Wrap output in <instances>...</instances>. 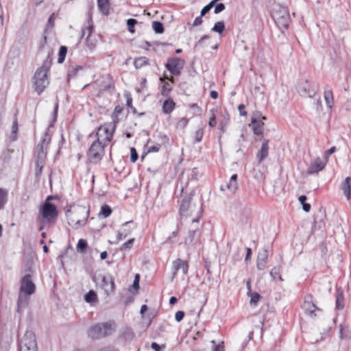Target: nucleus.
<instances>
[{
  "label": "nucleus",
  "instance_id": "obj_6",
  "mask_svg": "<svg viewBox=\"0 0 351 351\" xmlns=\"http://www.w3.org/2000/svg\"><path fill=\"white\" fill-rule=\"evenodd\" d=\"M105 146L104 143L98 139L92 143L88 152L91 162L97 163L101 160Z\"/></svg>",
  "mask_w": 351,
  "mask_h": 351
},
{
  "label": "nucleus",
  "instance_id": "obj_14",
  "mask_svg": "<svg viewBox=\"0 0 351 351\" xmlns=\"http://www.w3.org/2000/svg\"><path fill=\"white\" fill-rule=\"evenodd\" d=\"M269 251L267 248L263 249L258 252L256 261V267L258 270H263L266 268L268 263Z\"/></svg>",
  "mask_w": 351,
  "mask_h": 351
},
{
  "label": "nucleus",
  "instance_id": "obj_10",
  "mask_svg": "<svg viewBox=\"0 0 351 351\" xmlns=\"http://www.w3.org/2000/svg\"><path fill=\"white\" fill-rule=\"evenodd\" d=\"M184 64V60H182L180 58H172L168 60L166 67L171 74L178 75L180 74V71L182 69Z\"/></svg>",
  "mask_w": 351,
  "mask_h": 351
},
{
  "label": "nucleus",
  "instance_id": "obj_63",
  "mask_svg": "<svg viewBox=\"0 0 351 351\" xmlns=\"http://www.w3.org/2000/svg\"><path fill=\"white\" fill-rule=\"evenodd\" d=\"M202 17V16H201V15L199 16L196 17L193 22V26H198L201 25L203 22Z\"/></svg>",
  "mask_w": 351,
  "mask_h": 351
},
{
  "label": "nucleus",
  "instance_id": "obj_56",
  "mask_svg": "<svg viewBox=\"0 0 351 351\" xmlns=\"http://www.w3.org/2000/svg\"><path fill=\"white\" fill-rule=\"evenodd\" d=\"M134 239H130L122 245V249H130L133 245Z\"/></svg>",
  "mask_w": 351,
  "mask_h": 351
},
{
  "label": "nucleus",
  "instance_id": "obj_17",
  "mask_svg": "<svg viewBox=\"0 0 351 351\" xmlns=\"http://www.w3.org/2000/svg\"><path fill=\"white\" fill-rule=\"evenodd\" d=\"M102 287L107 295L114 292L115 285L114 278L111 276H102Z\"/></svg>",
  "mask_w": 351,
  "mask_h": 351
},
{
  "label": "nucleus",
  "instance_id": "obj_11",
  "mask_svg": "<svg viewBox=\"0 0 351 351\" xmlns=\"http://www.w3.org/2000/svg\"><path fill=\"white\" fill-rule=\"evenodd\" d=\"M115 130V125H114L111 129L106 126H101L97 133V139L102 141L104 145H106L112 138L113 131Z\"/></svg>",
  "mask_w": 351,
  "mask_h": 351
},
{
  "label": "nucleus",
  "instance_id": "obj_29",
  "mask_svg": "<svg viewBox=\"0 0 351 351\" xmlns=\"http://www.w3.org/2000/svg\"><path fill=\"white\" fill-rule=\"evenodd\" d=\"M281 271H282V267L281 266H276L272 268V269L270 271V276L272 278V280H279L280 281H283V279L281 276Z\"/></svg>",
  "mask_w": 351,
  "mask_h": 351
},
{
  "label": "nucleus",
  "instance_id": "obj_7",
  "mask_svg": "<svg viewBox=\"0 0 351 351\" xmlns=\"http://www.w3.org/2000/svg\"><path fill=\"white\" fill-rule=\"evenodd\" d=\"M20 351H37L36 336L32 331H27L21 339Z\"/></svg>",
  "mask_w": 351,
  "mask_h": 351
},
{
  "label": "nucleus",
  "instance_id": "obj_4",
  "mask_svg": "<svg viewBox=\"0 0 351 351\" xmlns=\"http://www.w3.org/2000/svg\"><path fill=\"white\" fill-rule=\"evenodd\" d=\"M40 213L43 223L53 222L58 214L57 207L48 201H46L41 206Z\"/></svg>",
  "mask_w": 351,
  "mask_h": 351
},
{
  "label": "nucleus",
  "instance_id": "obj_58",
  "mask_svg": "<svg viewBox=\"0 0 351 351\" xmlns=\"http://www.w3.org/2000/svg\"><path fill=\"white\" fill-rule=\"evenodd\" d=\"M45 165L36 164V176L38 177L42 173Z\"/></svg>",
  "mask_w": 351,
  "mask_h": 351
},
{
  "label": "nucleus",
  "instance_id": "obj_47",
  "mask_svg": "<svg viewBox=\"0 0 351 351\" xmlns=\"http://www.w3.org/2000/svg\"><path fill=\"white\" fill-rule=\"evenodd\" d=\"M136 23H137V21L134 19H129L127 21L128 29L130 33H132V34L134 33V32H135L134 26Z\"/></svg>",
  "mask_w": 351,
  "mask_h": 351
},
{
  "label": "nucleus",
  "instance_id": "obj_61",
  "mask_svg": "<svg viewBox=\"0 0 351 351\" xmlns=\"http://www.w3.org/2000/svg\"><path fill=\"white\" fill-rule=\"evenodd\" d=\"M213 351H224L223 342H221L218 345L215 346Z\"/></svg>",
  "mask_w": 351,
  "mask_h": 351
},
{
  "label": "nucleus",
  "instance_id": "obj_25",
  "mask_svg": "<svg viewBox=\"0 0 351 351\" xmlns=\"http://www.w3.org/2000/svg\"><path fill=\"white\" fill-rule=\"evenodd\" d=\"M324 99L327 107L331 109L334 105V99L332 91L330 89H328L326 87L325 88L324 94Z\"/></svg>",
  "mask_w": 351,
  "mask_h": 351
},
{
  "label": "nucleus",
  "instance_id": "obj_45",
  "mask_svg": "<svg viewBox=\"0 0 351 351\" xmlns=\"http://www.w3.org/2000/svg\"><path fill=\"white\" fill-rule=\"evenodd\" d=\"M86 247H87L86 241L83 239H80L77 244V250L81 253H83L85 252Z\"/></svg>",
  "mask_w": 351,
  "mask_h": 351
},
{
  "label": "nucleus",
  "instance_id": "obj_19",
  "mask_svg": "<svg viewBox=\"0 0 351 351\" xmlns=\"http://www.w3.org/2000/svg\"><path fill=\"white\" fill-rule=\"evenodd\" d=\"M302 308L305 311L306 314L311 317H315V310H320L319 308L316 306V305L313 302H312V301L308 300L307 298L305 299L302 304Z\"/></svg>",
  "mask_w": 351,
  "mask_h": 351
},
{
  "label": "nucleus",
  "instance_id": "obj_5",
  "mask_svg": "<svg viewBox=\"0 0 351 351\" xmlns=\"http://www.w3.org/2000/svg\"><path fill=\"white\" fill-rule=\"evenodd\" d=\"M89 215V210L84 206L77 207L72 213L69 220V223H73L75 228H78L85 225L87 218Z\"/></svg>",
  "mask_w": 351,
  "mask_h": 351
},
{
  "label": "nucleus",
  "instance_id": "obj_21",
  "mask_svg": "<svg viewBox=\"0 0 351 351\" xmlns=\"http://www.w3.org/2000/svg\"><path fill=\"white\" fill-rule=\"evenodd\" d=\"M51 142V136L49 133L47 132L44 134L40 143L38 144L36 147V150H43L45 152H47L48 145Z\"/></svg>",
  "mask_w": 351,
  "mask_h": 351
},
{
  "label": "nucleus",
  "instance_id": "obj_9",
  "mask_svg": "<svg viewBox=\"0 0 351 351\" xmlns=\"http://www.w3.org/2000/svg\"><path fill=\"white\" fill-rule=\"evenodd\" d=\"M19 291L32 295L35 293L36 285L33 282L30 274H25L21 280Z\"/></svg>",
  "mask_w": 351,
  "mask_h": 351
},
{
  "label": "nucleus",
  "instance_id": "obj_32",
  "mask_svg": "<svg viewBox=\"0 0 351 351\" xmlns=\"http://www.w3.org/2000/svg\"><path fill=\"white\" fill-rule=\"evenodd\" d=\"M250 125L252 127L254 134L257 136L263 134L264 125V123L263 121H258L256 123H250Z\"/></svg>",
  "mask_w": 351,
  "mask_h": 351
},
{
  "label": "nucleus",
  "instance_id": "obj_42",
  "mask_svg": "<svg viewBox=\"0 0 351 351\" xmlns=\"http://www.w3.org/2000/svg\"><path fill=\"white\" fill-rule=\"evenodd\" d=\"M17 132H18V121H17V119H16L13 121V123L12 125V132H11L10 138L12 141L16 140Z\"/></svg>",
  "mask_w": 351,
  "mask_h": 351
},
{
  "label": "nucleus",
  "instance_id": "obj_54",
  "mask_svg": "<svg viewBox=\"0 0 351 351\" xmlns=\"http://www.w3.org/2000/svg\"><path fill=\"white\" fill-rule=\"evenodd\" d=\"M184 315L185 314L184 311H178V312H176L175 315L176 320L178 322H181L183 319Z\"/></svg>",
  "mask_w": 351,
  "mask_h": 351
},
{
  "label": "nucleus",
  "instance_id": "obj_31",
  "mask_svg": "<svg viewBox=\"0 0 351 351\" xmlns=\"http://www.w3.org/2000/svg\"><path fill=\"white\" fill-rule=\"evenodd\" d=\"M198 228V226H195L193 229L189 230V236L186 239V242L189 241L190 243H192L197 240V237L199 236Z\"/></svg>",
  "mask_w": 351,
  "mask_h": 351
},
{
  "label": "nucleus",
  "instance_id": "obj_64",
  "mask_svg": "<svg viewBox=\"0 0 351 351\" xmlns=\"http://www.w3.org/2000/svg\"><path fill=\"white\" fill-rule=\"evenodd\" d=\"M217 124L215 116L213 114V117L210 119L208 125L210 127H215Z\"/></svg>",
  "mask_w": 351,
  "mask_h": 351
},
{
  "label": "nucleus",
  "instance_id": "obj_55",
  "mask_svg": "<svg viewBox=\"0 0 351 351\" xmlns=\"http://www.w3.org/2000/svg\"><path fill=\"white\" fill-rule=\"evenodd\" d=\"M225 10V5L222 3H218L215 7V11L214 12L215 14H218Z\"/></svg>",
  "mask_w": 351,
  "mask_h": 351
},
{
  "label": "nucleus",
  "instance_id": "obj_62",
  "mask_svg": "<svg viewBox=\"0 0 351 351\" xmlns=\"http://www.w3.org/2000/svg\"><path fill=\"white\" fill-rule=\"evenodd\" d=\"M210 37L207 35H205L201 38V39L196 43L195 47H197L199 46L203 45V42L204 40L208 39Z\"/></svg>",
  "mask_w": 351,
  "mask_h": 351
},
{
  "label": "nucleus",
  "instance_id": "obj_13",
  "mask_svg": "<svg viewBox=\"0 0 351 351\" xmlns=\"http://www.w3.org/2000/svg\"><path fill=\"white\" fill-rule=\"evenodd\" d=\"M173 276L172 278H174L177 274V272L181 269L183 274L186 275L188 273L189 269V264L188 262L186 261H183L180 258H178L176 261L173 262Z\"/></svg>",
  "mask_w": 351,
  "mask_h": 351
},
{
  "label": "nucleus",
  "instance_id": "obj_15",
  "mask_svg": "<svg viewBox=\"0 0 351 351\" xmlns=\"http://www.w3.org/2000/svg\"><path fill=\"white\" fill-rule=\"evenodd\" d=\"M32 294H26L25 293L19 291L17 300V312L21 313L27 307L30 300Z\"/></svg>",
  "mask_w": 351,
  "mask_h": 351
},
{
  "label": "nucleus",
  "instance_id": "obj_37",
  "mask_svg": "<svg viewBox=\"0 0 351 351\" xmlns=\"http://www.w3.org/2000/svg\"><path fill=\"white\" fill-rule=\"evenodd\" d=\"M344 297L343 292L339 289H337V297H336V308L338 310H341L343 308V304H342L343 301Z\"/></svg>",
  "mask_w": 351,
  "mask_h": 351
},
{
  "label": "nucleus",
  "instance_id": "obj_38",
  "mask_svg": "<svg viewBox=\"0 0 351 351\" xmlns=\"http://www.w3.org/2000/svg\"><path fill=\"white\" fill-rule=\"evenodd\" d=\"M8 200V191L0 188V210L2 209Z\"/></svg>",
  "mask_w": 351,
  "mask_h": 351
},
{
  "label": "nucleus",
  "instance_id": "obj_23",
  "mask_svg": "<svg viewBox=\"0 0 351 351\" xmlns=\"http://www.w3.org/2000/svg\"><path fill=\"white\" fill-rule=\"evenodd\" d=\"M269 152V141H265L261 146L260 151L257 154V158H258L259 162H262L268 156Z\"/></svg>",
  "mask_w": 351,
  "mask_h": 351
},
{
  "label": "nucleus",
  "instance_id": "obj_40",
  "mask_svg": "<svg viewBox=\"0 0 351 351\" xmlns=\"http://www.w3.org/2000/svg\"><path fill=\"white\" fill-rule=\"evenodd\" d=\"M67 53V47L65 46H61L59 49L58 62L62 63L64 61L65 56Z\"/></svg>",
  "mask_w": 351,
  "mask_h": 351
},
{
  "label": "nucleus",
  "instance_id": "obj_43",
  "mask_svg": "<svg viewBox=\"0 0 351 351\" xmlns=\"http://www.w3.org/2000/svg\"><path fill=\"white\" fill-rule=\"evenodd\" d=\"M225 29V25L224 23L222 21L217 22L213 27L212 28V30L217 32L219 34H221Z\"/></svg>",
  "mask_w": 351,
  "mask_h": 351
},
{
  "label": "nucleus",
  "instance_id": "obj_18",
  "mask_svg": "<svg viewBox=\"0 0 351 351\" xmlns=\"http://www.w3.org/2000/svg\"><path fill=\"white\" fill-rule=\"evenodd\" d=\"M189 216H193L192 223L195 224L201 218L203 213L202 204L196 206L195 204L191 205L189 208Z\"/></svg>",
  "mask_w": 351,
  "mask_h": 351
},
{
  "label": "nucleus",
  "instance_id": "obj_44",
  "mask_svg": "<svg viewBox=\"0 0 351 351\" xmlns=\"http://www.w3.org/2000/svg\"><path fill=\"white\" fill-rule=\"evenodd\" d=\"M112 213L111 208L106 204H104L101 208L99 215H102L105 218L109 217Z\"/></svg>",
  "mask_w": 351,
  "mask_h": 351
},
{
  "label": "nucleus",
  "instance_id": "obj_27",
  "mask_svg": "<svg viewBox=\"0 0 351 351\" xmlns=\"http://www.w3.org/2000/svg\"><path fill=\"white\" fill-rule=\"evenodd\" d=\"M151 142V139H149L147 142V144L145 145V149H146V152H145L143 155L141 156V160H143L144 158L145 157V156L148 154V153H151V152H158L160 149V144H156L155 145H152V146H149V143Z\"/></svg>",
  "mask_w": 351,
  "mask_h": 351
},
{
  "label": "nucleus",
  "instance_id": "obj_36",
  "mask_svg": "<svg viewBox=\"0 0 351 351\" xmlns=\"http://www.w3.org/2000/svg\"><path fill=\"white\" fill-rule=\"evenodd\" d=\"M266 120V117L262 115L260 111H254L251 117V123H256L258 121Z\"/></svg>",
  "mask_w": 351,
  "mask_h": 351
},
{
  "label": "nucleus",
  "instance_id": "obj_33",
  "mask_svg": "<svg viewBox=\"0 0 351 351\" xmlns=\"http://www.w3.org/2000/svg\"><path fill=\"white\" fill-rule=\"evenodd\" d=\"M134 64L136 69H140L145 65L149 64V59L144 56L137 58L134 60Z\"/></svg>",
  "mask_w": 351,
  "mask_h": 351
},
{
  "label": "nucleus",
  "instance_id": "obj_34",
  "mask_svg": "<svg viewBox=\"0 0 351 351\" xmlns=\"http://www.w3.org/2000/svg\"><path fill=\"white\" fill-rule=\"evenodd\" d=\"M36 164L45 165L47 152L43 150H36Z\"/></svg>",
  "mask_w": 351,
  "mask_h": 351
},
{
  "label": "nucleus",
  "instance_id": "obj_53",
  "mask_svg": "<svg viewBox=\"0 0 351 351\" xmlns=\"http://www.w3.org/2000/svg\"><path fill=\"white\" fill-rule=\"evenodd\" d=\"M20 52L18 49H12L9 53H8V58H18L19 56Z\"/></svg>",
  "mask_w": 351,
  "mask_h": 351
},
{
  "label": "nucleus",
  "instance_id": "obj_30",
  "mask_svg": "<svg viewBox=\"0 0 351 351\" xmlns=\"http://www.w3.org/2000/svg\"><path fill=\"white\" fill-rule=\"evenodd\" d=\"M121 337L124 341H130L134 337V333L130 328H125L121 331Z\"/></svg>",
  "mask_w": 351,
  "mask_h": 351
},
{
  "label": "nucleus",
  "instance_id": "obj_35",
  "mask_svg": "<svg viewBox=\"0 0 351 351\" xmlns=\"http://www.w3.org/2000/svg\"><path fill=\"white\" fill-rule=\"evenodd\" d=\"M84 300L87 303H93L97 300V295L96 292L93 290H90L86 294L84 295Z\"/></svg>",
  "mask_w": 351,
  "mask_h": 351
},
{
  "label": "nucleus",
  "instance_id": "obj_51",
  "mask_svg": "<svg viewBox=\"0 0 351 351\" xmlns=\"http://www.w3.org/2000/svg\"><path fill=\"white\" fill-rule=\"evenodd\" d=\"M203 135L204 130L202 128L197 130L195 134V141L197 142H200L202 139Z\"/></svg>",
  "mask_w": 351,
  "mask_h": 351
},
{
  "label": "nucleus",
  "instance_id": "obj_52",
  "mask_svg": "<svg viewBox=\"0 0 351 351\" xmlns=\"http://www.w3.org/2000/svg\"><path fill=\"white\" fill-rule=\"evenodd\" d=\"M188 121L186 118H182L177 123V128L183 129L188 124Z\"/></svg>",
  "mask_w": 351,
  "mask_h": 351
},
{
  "label": "nucleus",
  "instance_id": "obj_26",
  "mask_svg": "<svg viewBox=\"0 0 351 351\" xmlns=\"http://www.w3.org/2000/svg\"><path fill=\"white\" fill-rule=\"evenodd\" d=\"M97 4L99 10L103 14L108 15L109 14V0H97Z\"/></svg>",
  "mask_w": 351,
  "mask_h": 351
},
{
  "label": "nucleus",
  "instance_id": "obj_2",
  "mask_svg": "<svg viewBox=\"0 0 351 351\" xmlns=\"http://www.w3.org/2000/svg\"><path fill=\"white\" fill-rule=\"evenodd\" d=\"M271 16L280 29H287L290 23V16L287 7L276 5L271 12Z\"/></svg>",
  "mask_w": 351,
  "mask_h": 351
},
{
  "label": "nucleus",
  "instance_id": "obj_39",
  "mask_svg": "<svg viewBox=\"0 0 351 351\" xmlns=\"http://www.w3.org/2000/svg\"><path fill=\"white\" fill-rule=\"evenodd\" d=\"M249 297H250V305L251 306H256L257 303L261 299V295L257 292H252L251 294L247 295Z\"/></svg>",
  "mask_w": 351,
  "mask_h": 351
},
{
  "label": "nucleus",
  "instance_id": "obj_12",
  "mask_svg": "<svg viewBox=\"0 0 351 351\" xmlns=\"http://www.w3.org/2000/svg\"><path fill=\"white\" fill-rule=\"evenodd\" d=\"M327 162V156H324L322 159L317 158L308 167V173L313 174L322 171L324 169Z\"/></svg>",
  "mask_w": 351,
  "mask_h": 351
},
{
  "label": "nucleus",
  "instance_id": "obj_50",
  "mask_svg": "<svg viewBox=\"0 0 351 351\" xmlns=\"http://www.w3.org/2000/svg\"><path fill=\"white\" fill-rule=\"evenodd\" d=\"M138 154L134 147L130 148V160L132 162H135L138 159Z\"/></svg>",
  "mask_w": 351,
  "mask_h": 351
},
{
  "label": "nucleus",
  "instance_id": "obj_22",
  "mask_svg": "<svg viewBox=\"0 0 351 351\" xmlns=\"http://www.w3.org/2000/svg\"><path fill=\"white\" fill-rule=\"evenodd\" d=\"M341 189L348 199H351V178L347 177L341 183Z\"/></svg>",
  "mask_w": 351,
  "mask_h": 351
},
{
  "label": "nucleus",
  "instance_id": "obj_57",
  "mask_svg": "<svg viewBox=\"0 0 351 351\" xmlns=\"http://www.w3.org/2000/svg\"><path fill=\"white\" fill-rule=\"evenodd\" d=\"M151 348L154 350L155 351H162V350L165 348V346L163 345L162 347L159 346L156 342H152L151 344Z\"/></svg>",
  "mask_w": 351,
  "mask_h": 351
},
{
  "label": "nucleus",
  "instance_id": "obj_28",
  "mask_svg": "<svg viewBox=\"0 0 351 351\" xmlns=\"http://www.w3.org/2000/svg\"><path fill=\"white\" fill-rule=\"evenodd\" d=\"M174 106V101L171 99L169 98L164 101L162 105V110L165 114H169L173 111Z\"/></svg>",
  "mask_w": 351,
  "mask_h": 351
},
{
  "label": "nucleus",
  "instance_id": "obj_49",
  "mask_svg": "<svg viewBox=\"0 0 351 351\" xmlns=\"http://www.w3.org/2000/svg\"><path fill=\"white\" fill-rule=\"evenodd\" d=\"M171 90V84L169 82H165L162 87L161 93L162 95H167Z\"/></svg>",
  "mask_w": 351,
  "mask_h": 351
},
{
  "label": "nucleus",
  "instance_id": "obj_59",
  "mask_svg": "<svg viewBox=\"0 0 351 351\" xmlns=\"http://www.w3.org/2000/svg\"><path fill=\"white\" fill-rule=\"evenodd\" d=\"M245 106L244 104H240L238 107L239 113L241 116L247 115V112L245 111Z\"/></svg>",
  "mask_w": 351,
  "mask_h": 351
},
{
  "label": "nucleus",
  "instance_id": "obj_41",
  "mask_svg": "<svg viewBox=\"0 0 351 351\" xmlns=\"http://www.w3.org/2000/svg\"><path fill=\"white\" fill-rule=\"evenodd\" d=\"M152 28L156 34H162L164 32L163 24L159 21H154L152 23Z\"/></svg>",
  "mask_w": 351,
  "mask_h": 351
},
{
  "label": "nucleus",
  "instance_id": "obj_16",
  "mask_svg": "<svg viewBox=\"0 0 351 351\" xmlns=\"http://www.w3.org/2000/svg\"><path fill=\"white\" fill-rule=\"evenodd\" d=\"M193 191L191 192L189 196L185 197L182 199L180 206V213L181 216H189V208L191 206V201L192 199V196L193 195Z\"/></svg>",
  "mask_w": 351,
  "mask_h": 351
},
{
  "label": "nucleus",
  "instance_id": "obj_1",
  "mask_svg": "<svg viewBox=\"0 0 351 351\" xmlns=\"http://www.w3.org/2000/svg\"><path fill=\"white\" fill-rule=\"evenodd\" d=\"M51 61L50 55H49L43 65L37 69L34 74L35 90L38 94H40L49 84L47 73L51 67Z\"/></svg>",
  "mask_w": 351,
  "mask_h": 351
},
{
  "label": "nucleus",
  "instance_id": "obj_46",
  "mask_svg": "<svg viewBox=\"0 0 351 351\" xmlns=\"http://www.w3.org/2000/svg\"><path fill=\"white\" fill-rule=\"evenodd\" d=\"M121 112H122V108L120 106L115 107L113 114H112V120H113L114 125H115L116 123H117L119 122V114L121 113Z\"/></svg>",
  "mask_w": 351,
  "mask_h": 351
},
{
  "label": "nucleus",
  "instance_id": "obj_48",
  "mask_svg": "<svg viewBox=\"0 0 351 351\" xmlns=\"http://www.w3.org/2000/svg\"><path fill=\"white\" fill-rule=\"evenodd\" d=\"M93 25L89 24L87 28L82 29L81 38L82 37H84L86 34H88V35H87V39H88L90 36V35L93 32Z\"/></svg>",
  "mask_w": 351,
  "mask_h": 351
},
{
  "label": "nucleus",
  "instance_id": "obj_60",
  "mask_svg": "<svg viewBox=\"0 0 351 351\" xmlns=\"http://www.w3.org/2000/svg\"><path fill=\"white\" fill-rule=\"evenodd\" d=\"M191 108L195 110V114H200L202 112V109L197 106V104H193L190 106Z\"/></svg>",
  "mask_w": 351,
  "mask_h": 351
},
{
  "label": "nucleus",
  "instance_id": "obj_24",
  "mask_svg": "<svg viewBox=\"0 0 351 351\" xmlns=\"http://www.w3.org/2000/svg\"><path fill=\"white\" fill-rule=\"evenodd\" d=\"M136 228V224L133 221H129L123 224L121 230L128 237Z\"/></svg>",
  "mask_w": 351,
  "mask_h": 351
},
{
  "label": "nucleus",
  "instance_id": "obj_3",
  "mask_svg": "<svg viewBox=\"0 0 351 351\" xmlns=\"http://www.w3.org/2000/svg\"><path fill=\"white\" fill-rule=\"evenodd\" d=\"M114 330L111 322L99 323L90 328L88 336L93 339H99L110 335Z\"/></svg>",
  "mask_w": 351,
  "mask_h": 351
},
{
  "label": "nucleus",
  "instance_id": "obj_20",
  "mask_svg": "<svg viewBox=\"0 0 351 351\" xmlns=\"http://www.w3.org/2000/svg\"><path fill=\"white\" fill-rule=\"evenodd\" d=\"M237 174H233L229 180V182L225 186H221V191H225L226 189L229 190L231 193H234L238 189V183H237Z\"/></svg>",
  "mask_w": 351,
  "mask_h": 351
},
{
  "label": "nucleus",
  "instance_id": "obj_8",
  "mask_svg": "<svg viewBox=\"0 0 351 351\" xmlns=\"http://www.w3.org/2000/svg\"><path fill=\"white\" fill-rule=\"evenodd\" d=\"M297 89L301 96L308 97H313L317 91V87L312 85L307 80H301Z\"/></svg>",
  "mask_w": 351,
  "mask_h": 351
}]
</instances>
